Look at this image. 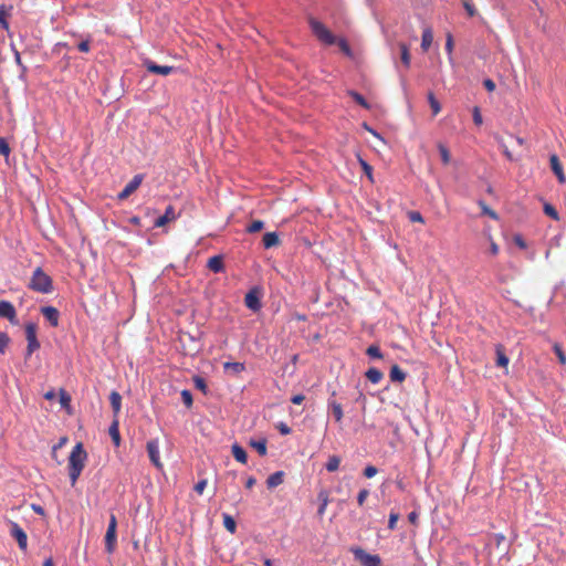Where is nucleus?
Here are the masks:
<instances>
[{"mask_svg":"<svg viewBox=\"0 0 566 566\" xmlns=\"http://www.w3.org/2000/svg\"><path fill=\"white\" fill-rule=\"evenodd\" d=\"M308 23L313 34L318 41L326 45L337 44L342 52L347 56H352V49L345 39H337L321 21L315 18H310Z\"/></svg>","mask_w":566,"mask_h":566,"instance_id":"nucleus-1","label":"nucleus"},{"mask_svg":"<svg viewBox=\"0 0 566 566\" xmlns=\"http://www.w3.org/2000/svg\"><path fill=\"white\" fill-rule=\"evenodd\" d=\"M86 458L87 453L84 450L83 444L76 443L69 457V476L72 486L75 485L78 476L81 475L85 465Z\"/></svg>","mask_w":566,"mask_h":566,"instance_id":"nucleus-2","label":"nucleus"},{"mask_svg":"<svg viewBox=\"0 0 566 566\" xmlns=\"http://www.w3.org/2000/svg\"><path fill=\"white\" fill-rule=\"evenodd\" d=\"M29 287L35 292L49 294L53 291V282L41 268H36L31 276Z\"/></svg>","mask_w":566,"mask_h":566,"instance_id":"nucleus-3","label":"nucleus"},{"mask_svg":"<svg viewBox=\"0 0 566 566\" xmlns=\"http://www.w3.org/2000/svg\"><path fill=\"white\" fill-rule=\"evenodd\" d=\"M350 552L361 566H381L379 555H371L360 547H352Z\"/></svg>","mask_w":566,"mask_h":566,"instance_id":"nucleus-4","label":"nucleus"},{"mask_svg":"<svg viewBox=\"0 0 566 566\" xmlns=\"http://www.w3.org/2000/svg\"><path fill=\"white\" fill-rule=\"evenodd\" d=\"M25 337L28 340L27 357H30L36 349L40 348V343L36 338V325L34 323H28L25 325Z\"/></svg>","mask_w":566,"mask_h":566,"instance_id":"nucleus-5","label":"nucleus"},{"mask_svg":"<svg viewBox=\"0 0 566 566\" xmlns=\"http://www.w3.org/2000/svg\"><path fill=\"white\" fill-rule=\"evenodd\" d=\"M146 450L149 457L150 462L157 468L161 469L163 463L160 462L159 455V441L158 439H151L146 444Z\"/></svg>","mask_w":566,"mask_h":566,"instance_id":"nucleus-6","label":"nucleus"},{"mask_svg":"<svg viewBox=\"0 0 566 566\" xmlns=\"http://www.w3.org/2000/svg\"><path fill=\"white\" fill-rule=\"evenodd\" d=\"M144 176L138 174L133 177V179L124 187V189L118 193V199L124 200L127 199L133 192H135L140 186Z\"/></svg>","mask_w":566,"mask_h":566,"instance_id":"nucleus-7","label":"nucleus"},{"mask_svg":"<svg viewBox=\"0 0 566 566\" xmlns=\"http://www.w3.org/2000/svg\"><path fill=\"white\" fill-rule=\"evenodd\" d=\"M10 525H11V528H10L11 536L17 539L19 547L22 551H25L28 547L27 533L15 522H11Z\"/></svg>","mask_w":566,"mask_h":566,"instance_id":"nucleus-8","label":"nucleus"},{"mask_svg":"<svg viewBox=\"0 0 566 566\" xmlns=\"http://www.w3.org/2000/svg\"><path fill=\"white\" fill-rule=\"evenodd\" d=\"M144 66L146 67V70L148 72L154 73V74H159V75H163V76H167V75L171 74L176 70L174 66L158 65L157 63H155L151 60H146L144 62Z\"/></svg>","mask_w":566,"mask_h":566,"instance_id":"nucleus-9","label":"nucleus"},{"mask_svg":"<svg viewBox=\"0 0 566 566\" xmlns=\"http://www.w3.org/2000/svg\"><path fill=\"white\" fill-rule=\"evenodd\" d=\"M0 318H7L10 323L17 324V311L9 301H0Z\"/></svg>","mask_w":566,"mask_h":566,"instance_id":"nucleus-10","label":"nucleus"},{"mask_svg":"<svg viewBox=\"0 0 566 566\" xmlns=\"http://www.w3.org/2000/svg\"><path fill=\"white\" fill-rule=\"evenodd\" d=\"M244 303L245 306L253 312H258L262 306L259 294L255 290H251L245 294Z\"/></svg>","mask_w":566,"mask_h":566,"instance_id":"nucleus-11","label":"nucleus"},{"mask_svg":"<svg viewBox=\"0 0 566 566\" xmlns=\"http://www.w3.org/2000/svg\"><path fill=\"white\" fill-rule=\"evenodd\" d=\"M41 313L45 317V319L51 324V326H59L60 313L53 306H43L41 307Z\"/></svg>","mask_w":566,"mask_h":566,"instance_id":"nucleus-12","label":"nucleus"},{"mask_svg":"<svg viewBox=\"0 0 566 566\" xmlns=\"http://www.w3.org/2000/svg\"><path fill=\"white\" fill-rule=\"evenodd\" d=\"M549 163H551V168H552L553 172L555 174V176L557 177L558 181L560 184H565L566 177H565L563 166H562L557 155H551Z\"/></svg>","mask_w":566,"mask_h":566,"instance_id":"nucleus-13","label":"nucleus"},{"mask_svg":"<svg viewBox=\"0 0 566 566\" xmlns=\"http://www.w3.org/2000/svg\"><path fill=\"white\" fill-rule=\"evenodd\" d=\"M335 395H336V392L333 391L332 397L328 399V408L332 411V413L335 418V421L340 422L343 420L344 413H343L342 405L339 402H337L335 399H333L335 397Z\"/></svg>","mask_w":566,"mask_h":566,"instance_id":"nucleus-14","label":"nucleus"},{"mask_svg":"<svg viewBox=\"0 0 566 566\" xmlns=\"http://www.w3.org/2000/svg\"><path fill=\"white\" fill-rule=\"evenodd\" d=\"M117 543V536H116V530L115 528H108L105 534V551L108 554L114 553L116 548Z\"/></svg>","mask_w":566,"mask_h":566,"instance_id":"nucleus-15","label":"nucleus"},{"mask_svg":"<svg viewBox=\"0 0 566 566\" xmlns=\"http://www.w3.org/2000/svg\"><path fill=\"white\" fill-rule=\"evenodd\" d=\"M109 402L112 406L114 419H117L122 409V396L118 391L113 390L109 395Z\"/></svg>","mask_w":566,"mask_h":566,"instance_id":"nucleus-16","label":"nucleus"},{"mask_svg":"<svg viewBox=\"0 0 566 566\" xmlns=\"http://www.w3.org/2000/svg\"><path fill=\"white\" fill-rule=\"evenodd\" d=\"M176 218L175 209L172 206H168L163 216L156 219L155 227H164L167 222Z\"/></svg>","mask_w":566,"mask_h":566,"instance_id":"nucleus-17","label":"nucleus"},{"mask_svg":"<svg viewBox=\"0 0 566 566\" xmlns=\"http://www.w3.org/2000/svg\"><path fill=\"white\" fill-rule=\"evenodd\" d=\"M208 269L213 273H220L224 270L223 259L221 255H214L208 260Z\"/></svg>","mask_w":566,"mask_h":566,"instance_id":"nucleus-18","label":"nucleus"},{"mask_svg":"<svg viewBox=\"0 0 566 566\" xmlns=\"http://www.w3.org/2000/svg\"><path fill=\"white\" fill-rule=\"evenodd\" d=\"M284 481V472L283 471H276L269 475L266 480V485L269 489H274L282 484Z\"/></svg>","mask_w":566,"mask_h":566,"instance_id":"nucleus-19","label":"nucleus"},{"mask_svg":"<svg viewBox=\"0 0 566 566\" xmlns=\"http://www.w3.org/2000/svg\"><path fill=\"white\" fill-rule=\"evenodd\" d=\"M232 450V454L234 457V459L242 463V464H245L247 461H248V455H247V452L238 443H234L231 448Z\"/></svg>","mask_w":566,"mask_h":566,"instance_id":"nucleus-20","label":"nucleus"},{"mask_svg":"<svg viewBox=\"0 0 566 566\" xmlns=\"http://www.w3.org/2000/svg\"><path fill=\"white\" fill-rule=\"evenodd\" d=\"M118 427H119L118 419H114L108 429V433L116 447H118L120 443V434H119Z\"/></svg>","mask_w":566,"mask_h":566,"instance_id":"nucleus-21","label":"nucleus"},{"mask_svg":"<svg viewBox=\"0 0 566 566\" xmlns=\"http://www.w3.org/2000/svg\"><path fill=\"white\" fill-rule=\"evenodd\" d=\"M433 41V33L430 28H426L421 36V49L426 52L429 50Z\"/></svg>","mask_w":566,"mask_h":566,"instance_id":"nucleus-22","label":"nucleus"},{"mask_svg":"<svg viewBox=\"0 0 566 566\" xmlns=\"http://www.w3.org/2000/svg\"><path fill=\"white\" fill-rule=\"evenodd\" d=\"M280 243L276 232H268L263 235V245L265 249L276 247Z\"/></svg>","mask_w":566,"mask_h":566,"instance_id":"nucleus-23","label":"nucleus"},{"mask_svg":"<svg viewBox=\"0 0 566 566\" xmlns=\"http://www.w3.org/2000/svg\"><path fill=\"white\" fill-rule=\"evenodd\" d=\"M389 376L391 381L401 382L406 379V373L398 365L391 367Z\"/></svg>","mask_w":566,"mask_h":566,"instance_id":"nucleus-24","label":"nucleus"},{"mask_svg":"<svg viewBox=\"0 0 566 566\" xmlns=\"http://www.w3.org/2000/svg\"><path fill=\"white\" fill-rule=\"evenodd\" d=\"M365 375H366V378L373 384H378L382 379V376H384L382 373L375 367L369 368Z\"/></svg>","mask_w":566,"mask_h":566,"instance_id":"nucleus-25","label":"nucleus"},{"mask_svg":"<svg viewBox=\"0 0 566 566\" xmlns=\"http://www.w3.org/2000/svg\"><path fill=\"white\" fill-rule=\"evenodd\" d=\"M250 446L254 448L260 455L266 454V440L260 439V440H251Z\"/></svg>","mask_w":566,"mask_h":566,"instance_id":"nucleus-26","label":"nucleus"},{"mask_svg":"<svg viewBox=\"0 0 566 566\" xmlns=\"http://www.w3.org/2000/svg\"><path fill=\"white\" fill-rule=\"evenodd\" d=\"M478 205L482 210V214L490 217L493 220H499V214L491 209L483 200H479Z\"/></svg>","mask_w":566,"mask_h":566,"instance_id":"nucleus-27","label":"nucleus"},{"mask_svg":"<svg viewBox=\"0 0 566 566\" xmlns=\"http://www.w3.org/2000/svg\"><path fill=\"white\" fill-rule=\"evenodd\" d=\"M223 526L231 534H234L237 531V523H235L234 518L229 514H223Z\"/></svg>","mask_w":566,"mask_h":566,"instance_id":"nucleus-28","label":"nucleus"},{"mask_svg":"<svg viewBox=\"0 0 566 566\" xmlns=\"http://www.w3.org/2000/svg\"><path fill=\"white\" fill-rule=\"evenodd\" d=\"M349 96L353 97V99L358 104L360 105L361 107L366 108V109H369L370 105L369 103L366 101V98L359 94L358 92L356 91H349L348 92Z\"/></svg>","mask_w":566,"mask_h":566,"instance_id":"nucleus-29","label":"nucleus"},{"mask_svg":"<svg viewBox=\"0 0 566 566\" xmlns=\"http://www.w3.org/2000/svg\"><path fill=\"white\" fill-rule=\"evenodd\" d=\"M399 48H400V52H401V62L402 64L406 66V67H409L410 66V53H409V48L406 43H400L399 44Z\"/></svg>","mask_w":566,"mask_h":566,"instance_id":"nucleus-30","label":"nucleus"},{"mask_svg":"<svg viewBox=\"0 0 566 566\" xmlns=\"http://www.w3.org/2000/svg\"><path fill=\"white\" fill-rule=\"evenodd\" d=\"M340 459L337 455H332L325 464L328 472H335L339 468Z\"/></svg>","mask_w":566,"mask_h":566,"instance_id":"nucleus-31","label":"nucleus"},{"mask_svg":"<svg viewBox=\"0 0 566 566\" xmlns=\"http://www.w3.org/2000/svg\"><path fill=\"white\" fill-rule=\"evenodd\" d=\"M496 365L501 367H506L509 365V358L501 347L496 348Z\"/></svg>","mask_w":566,"mask_h":566,"instance_id":"nucleus-32","label":"nucleus"},{"mask_svg":"<svg viewBox=\"0 0 566 566\" xmlns=\"http://www.w3.org/2000/svg\"><path fill=\"white\" fill-rule=\"evenodd\" d=\"M543 209H544V213L546 216L551 217L554 220H558L559 219V214H558L557 210L551 203L545 202Z\"/></svg>","mask_w":566,"mask_h":566,"instance_id":"nucleus-33","label":"nucleus"},{"mask_svg":"<svg viewBox=\"0 0 566 566\" xmlns=\"http://www.w3.org/2000/svg\"><path fill=\"white\" fill-rule=\"evenodd\" d=\"M438 149H439L442 163L444 165H448L451 160V155H450L449 149L443 144H439Z\"/></svg>","mask_w":566,"mask_h":566,"instance_id":"nucleus-34","label":"nucleus"},{"mask_svg":"<svg viewBox=\"0 0 566 566\" xmlns=\"http://www.w3.org/2000/svg\"><path fill=\"white\" fill-rule=\"evenodd\" d=\"M264 228V222L261 220H253L248 227L247 232L255 233L261 231Z\"/></svg>","mask_w":566,"mask_h":566,"instance_id":"nucleus-35","label":"nucleus"},{"mask_svg":"<svg viewBox=\"0 0 566 566\" xmlns=\"http://www.w3.org/2000/svg\"><path fill=\"white\" fill-rule=\"evenodd\" d=\"M366 354L370 357V358H377V359H380L382 358V353L379 348V346L377 345H370L367 350H366Z\"/></svg>","mask_w":566,"mask_h":566,"instance_id":"nucleus-36","label":"nucleus"},{"mask_svg":"<svg viewBox=\"0 0 566 566\" xmlns=\"http://www.w3.org/2000/svg\"><path fill=\"white\" fill-rule=\"evenodd\" d=\"M428 101L432 109L433 115H437L441 111V105L432 93H429Z\"/></svg>","mask_w":566,"mask_h":566,"instance_id":"nucleus-37","label":"nucleus"},{"mask_svg":"<svg viewBox=\"0 0 566 566\" xmlns=\"http://www.w3.org/2000/svg\"><path fill=\"white\" fill-rule=\"evenodd\" d=\"M193 384H195V387L197 389H199L200 391H202L203 394L207 392V384H206V380L200 377V376H195L193 377Z\"/></svg>","mask_w":566,"mask_h":566,"instance_id":"nucleus-38","label":"nucleus"},{"mask_svg":"<svg viewBox=\"0 0 566 566\" xmlns=\"http://www.w3.org/2000/svg\"><path fill=\"white\" fill-rule=\"evenodd\" d=\"M181 399H182V402L186 405L187 408H190L192 406L193 399H192V395H191V392L189 390L184 389L181 391Z\"/></svg>","mask_w":566,"mask_h":566,"instance_id":"nucleus-39","label":"nucleus"},{"mask_svg":"<svg viewBox=\"0 0 566 566\" xmlns=\"http://www.w3.org/2000/svg\"><path fill=\"white\" fill-rule=\"evenodd\" d=\"M407 216H408V219L411 222H420V223L424 222V219H423L422 214L419 211L411 210V211L408 212Z\"/></svg>","mask_w":566,"mask_h":566,"instance_id":"nucleus-40","label":"nucleus"},{"mask_svg":"<svg viewBox=\"0 0 566 566\" xmlns=\"http://www.w3.org/2000/svg\"><path fill=\"white\" fill-rule=\"evenodd\" d=\"M10 343V338L7 333L0 332V354H3Z\"/></svg>","mask_w":566,"mask_h":566,"instance_id":"nucleus-41","label":"nucleus"},{"mask_svg":"<svg viewBox=\"0 0 566 566\" xmlns=\"http://www.w3.org/2000/svg\"><path fill=\"white\" fill-rule=\"evenodd\" d=\"M554 352L562 365H566V355L563 352L562 347L558 344L554 345Z\"/></svg>","mask_w":566,"mask_h":566,"instance_id":"nucleus-42","label":"nucleus"},{"mask_svg":"<svg viewBox=\"0 0 566 566\" xmlns=\"http://www.w3.org/2000/svg\"><path fill=\"white\" fill-rule=\"evenodd\" d=\"M10 146L3 137H0V155L8 157L10 155Z\"/></svg>","mask_w":566,"mask_h":566,"instance_id":"nucleus-43","label":"nucleus"},{"mask_svg":"<svg viewBox=\"0 0 566 566\" xmlns=\"http://www.w3.org/2000/svg\"><path fill=\"white\" fill-rule=\"evenodd\" d=\"M398 520H399V513L391 511L389 514V520H388V528L391 531L395 530Z\"/></svg>","mask_w":566,"mask_h":566,"instance_id":"nucleus-44","label":"nucleus"},{"mask_svg":"<svg viewBox=\"0 0 566 566\" xmlns=\"http://www.w3.org/2000/svg\"><path fill=\"white\" fill-rule=\"evenodd\" d=\"M0 24L3 29H9V23L7 21V12L3 6H0Z\"/></svg>","mask_w":566,"mask_h":566,"instance_id":"nucleus-45","label":"nucleus"},{"mask_svg":"<svg viewBox=\"0 0 566 566\" xmlns=\"http://www.w3.org/2000/svg\"><path fill=\"white\" fill-rule=\"evenodd\" d=\"M60 402L63 407H67L71 402V397L65 390L60 391Z\"/></svg>","mask_w":566,"mask_h":566,"instance_id":"nucleus-46","label":"nucleus"},{"mask_svg":"<svg viewBox=\"0 0 566 566\" xmlns=\"http://www.w3.org/2000/svg\"><path fill=\"white\" fill-rule=\"evenodd\" d=\"M318 501H319V504H325V505H328L329 503V496H328V492L326 490H321L318 492Z\"/></svg>","mask_w":566,"mask_h":566,"instance_id":"nucleus-47","label":"nucleus"},{"mask_svg":"<svg viewBox=\"0 0 566 566\" xmlns=\"http://www.w3.org/2000/svg\"><path fill=\"white\" fill-rule=\"evenodd\" d=\"M378 470L376 467L374 465H367L364 470V475L367 478V479H370L373 476H375L377 474Z\"/></svg>","mask_w":566,"mask_h":566,"instance_id":"nucleus-48","label":"nucleus"},{"mask_svg":"<svg viewBox=\"0 0 566 566\" xmlns=\"http://www.w3.org/2000/svg\"><path fill=\"white\" fill-rule=\"evenodd\" d=\"M369 495V491L367 489H363L359 491L358 495H357V502L359 505H363L366 501V499L368 497Z\"/></svg>","mask_w":566,"mask_h":566,"instance_id":"nucleus-49","label":"nucleus"},{"mask_svg":"<svg viewBox=\"0 0 566 566\" xmlns=\"http://www.w3.org/2000/svg\"><path fill=\"white\" fill-rule=\"evenodd\" d=\"M77 49H78V51L84 52V53L88 52V51H90V49H91V46H90V38H87V39H85V40L81 41V42L77 44Z\"/></svg>","mask_w":566,"mask_h":566,"instance_id":"nucleus-50","label":"nucleus"},{"mask_svg":"<svg viewBox=\"0 0 566 566\" xmlns=\"http://www.w3.org/2000/svg\"><path fill=\"white\" fill-rule=\"evenodd\" d=\"M463 7L469 17H474L476 14V10H475L474 6L472 3H470L469 1H464Z\"/></svg>","mask_w":566,"mask_h":566,"instance_id":"nucleus-51","label":"nucleus"},{"mask_svg":"<svg viewBox=\"0 0 566 566\" xmlns=\"http://www.w3.org/2000/svg\"><path fill=\"white\" fill-rule=\"evenodd\" d=\"M276 428L280 431V433L283 436L290 434L292 431L291 428L284 422L277 423Z\"/></svg>","mask_w":566,"mask_h":566,"instance_id":"nucleus-52","label":"nucleus"},{"mask_svg":"<svg viewBox=\"0 0 566 566\" xmlns=\"http://www.w3.org/2000/svg\"><path fill=\"white\" fill-rule=\"evenodd\" d=\"M224 368H232L235 371H242L244 369V366L241 363H226Z\"/></svg>","mask_w":566,"mask_h":566,"instance_id":"nucleus-53","label":"nucleus"},{"mask_svg":"<svg viewBox=\"0 0 566 566\" xmlns=\"http://www.w3.org/2000/svg\"><path fill=\"white\" fill-rule=\"evenodd\" d=\"M446 51L449 53V55L452 54V51H453V38H452L451 34L447 35Z\"/></svg>","mask_w":566,"mask_h":566,"instance_id":"nucleus-54","label":"nucleus"},{"mask_svg":"<svg viewBox=\"0 0 566 566\" xmlns=\"http://www.w3.org/2000/svg\"><path fill=\"white\" fill-rule=\"evenodd\" d=\"M207 486V480H200L196 483L195 485V491L198 493V494H202L205 488Z\"/></svg>","mask_w":566,"mask_h":566,"instance_id":"nucleus-55","label":"nucleus"},{"mask_svg":"<svg viewBox=\"0 0 566 566\" xmlns=\"http://www.w3.org/2000/svg\"><path fill=\"white\" fill-rule=\"evenodd\" d=\"M473 122L476 125H481L482 124V116H481V113H480L478 107H474V111H473Z\"/></svg>","mask_w":566,"mask_h":566,"instance_id":"nucleus-56","label":"nucleus"},{"mask_svg":"<svg viewBox=\"0 0 566 566\" xmlns=\"http://www.w3.org/2000/svg\"><path fill=\"white\" fill-rule=\"evenodd\" d=\"M418 518H419V514L418 512L416 511H412L408 514V521L413 524V525H417L418 524Z\"/></svg>","mask_w":566,"mask_h":566,"instance_id":"nucleus-57","label":"nucleus"},{"mask_svg":"<svg viewBox=\"0 0 566 566\" xmlns=\"http://www.w3.org/2000/svg\"><path fill=\"white\" fill-rule=\"evenodd\" d=\"M483 85L484 87L489 91V92H492L495 90V83L491 80V78H485L483 81Z\"/></svg>","mask_w":566,"mask_h":566,"instance_id":"nucleus-58","label":"nucleus"},{"mask_svg":"<svg viewBox=\"0 0 566 566\" xmlns=\"http://www.w3.org/2000/svg\"><path fill=\"white\" fill-rule=\"evenodd\" d=\"M305 400V396L302 394L295 395L291 398V401L294 405H301Z\"/></svg>","mask_w":566,"mask_h":566,"instance_id":"nucleus-59","label":"nucleus"},{"mask_svg":"<svg viewBox=\"0 0 566 566\" xmlns=\"http://www.w3.org/2000/svg\"><path fill=\"white\" fill-rule=\"evenodd\" d=\"M108 528H117V520H116V516L114 514H111L109 516V523H108Z\"/></svg>","mask_w":566,"mask_h":566,"instance_id":"nucleus-60","label":"nucleus"},{"mask_svg":"<svg viewBox=\"0 0 566 566\" xmlns=\"http://www.w3.org/2000/svg\"><path fill=\"white\" fill-rule=\"evenodd\" d=\"M490 252L493 255H496L499 253V245L492 239L490 244Z\"/></svg>","mask_w":566,"mask_h":566,"instance_id":"nucleus-61","label":"nucleus"},{"mask_svg":"<svg viewBox=\"0 0 566 566\" xmlns=\"http://www.w3.org/2000/svg\"><path fill=\"white\" fill-rule=\"evenodd\" d=\"M14 60H15L17 64L20 65L22 67V70L24 71L25 66L22 64L20 53L17 50L14 51Z\"/></svg>","mask_w":566,"mask_h":566,"instance_id":"nucleus-62","label":"nucleus"},{"mask_svg":"<svg viewBox=\"0 0 566 566\" xmlns=\"http://www.w3.org/2000/svg\"><path fill=\"white\" fill-rule=\"evenodd\" d=\"M326 507H327V505L322 504V503L319 504L318 510H317V515L319 517H322L325 514Z\"/></svg>","mask_w":566,"mask_h":566,"instance_id":"nucleus-63","label":"nucleus"},{"mask_svg":"<svg viewBox=\"0 0 566 566\" xmlns=\"http://www.w3.org/2000/svg\"><path fill=\"white\" fill-rule=\"evenodd\" d=\"M256 480L253 476H250L245 482V488L251 489L255 484Z\"/></svg>","mask_w":566,"mask_h":566,"instance_id":"nucleus-64","label":"nucleus"}]
</instances>
